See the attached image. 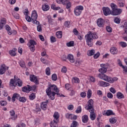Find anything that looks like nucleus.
<instances>
[{
	"mask_svg": "<svg viewBox=\"0 0 127 127\" xmlns=\"http://www.w3.org/2000/svg\"><path fill=\"white\" fill-rule=\"evenodd\" d=\"M13 16H14V18H16V19H19V14L14 13L13 14Z\"/></svg>",
	"mask_w": 127,
	"mask_h": 127,
	"instance_id": "obj_55",
	"label": "nucleus"
},
{
	"mask_svg": "<svg viewBox=\"0 0 127 127\" xmlns=\"http://www.w3.org/2000/svg\"><path fill=\"white\" fill-rule=\"evenodd\" d=\"M16 82L18 86V87H22V80L20 79H18L16 80Z\"/></svg>",
	"mask_w": 127,
	"mask_h": 127,
	"instance_id": "obj_38",
	"label": "nucleus"
},
{
	"mask_svg": "<svg viewBox=\"0 0 127 127\" xmlns=\"http://www.w3.org/2000/svg\"><path fill=\"white\" fill-rule=\"evenodd\" d=\"M30 80L31 82H34L35 84H39L37 77L34 74H32L30 76Z\"/></svg>",
	"mask_w": 127,
	"mask_h": 127,
	"instance_id": "obj_11",
	"label": "nucleus"
},
{
	"mask_svg": "<svg viewBox=\"0 0 127 127\" xmlns=\"http://www.w3.org/2000/svg\"><path fill=\"white\" fill-rule=\"evenodd\" d=\"M5 28L7 31L8 34L9 35H11V34H12V31H11V28L8 26V25H6L5 26Z\"/></svg>",
	"mask_w": 127,
	"mask_h": 127,
	"instance_id": "obj_23",
	"label": "nucleus"
},
{
	"mask_svg": "<svg viewBox=\"0 0 127 127\" xmlns=\"http://www.w3.org/2000/svg\"><path fill=\"white\" fill-rule=\"evenodd\" d=\"M48 103V101L46 102H43L41 104V108L44 111H45L47 109V104Z\"/></svg>",
	"mask_w": 127,
	"mask_h": 127,
	"instance_id": "obj_17",
	"label": "nucleus"
},
{
	"mask_svg": "<svg viewBox=\"0 0 127 127\" xmlns=\"http://www.w3.org/2000/svg\"><path fill=\"white\" fill-rule=\"evenodd\" d=\"M49 86L46 89V92L50 99L54 100L55 99V95H57L59 97H64L63 95H60V94H59V89H58L56 85L53 84Z\"/></svg>",
	"mask_w": 127,
	"mask_h": 127,
	"instance_id": "obj_1",
	"label": "nucleus"
},
{
	"mask_svg": "<svg viewBox=\"0 0 127 127\" xmlns=\"http://www.w3.org/2000/svg\"><path fill=\"white\" fill-rule=\"evenodd\" d=\"M37 17H38L37 12H36L35 10L33 11L31 18L32 19V22H33L34 24H39V21L36 20V19H37Z\"/></svg>",
	"mask_w": 127,
	"mask_h": 127,
	"instance_id": "obj_5",
	"label": "nucleus"
},
{
	"mask_svg": "<svg viewBox=\"0 0 127 127\" xmlns=\"http://www.w3.org/2000/svg\"><path fill=\"white\" fill-rule=\"evenodd\" d=\"M82 121L84 124L88 123V121H89V117H88V115H83L82 117Z\"/></svg>",
	"mask_w": 127,
	"mask_h": 127,
	"instance_id": "obj_22",
	"label": "nucleus"
},
{
	"mask_svg": "<svg viewBox=\"0 0 127 127\" xmlns=\"http://www.w3.org/2000/svg\"><path fill=\"white\" fill-rule=\"evenodd\" d=\"M40 124V121L39 120V119L38 118H36V119H35V125H36V126H38V125Z\"/></svg>",
	"mask_w": 127,
	"mask_h": 127,
	"instance_id": "obj_53",
	"label": "nucleus"
},
{
	"mask_svg": "<svg viewBox=\"0 0 127 127\" xmlns=\"http://www.w3.org/2000/svg\"><path fill=\"white\" fill-rule=\"evenodd\" d=\"M86 110L91 111V110H94V101L93 99H90L87 102V105L85 106Z\"/></svg>",
	"mask_w": 127,
	"mask_h": 127,
	"instance_id": "obj_6",
	"label": "nucleus"
},
{
	"mask_svg": "<svg viewBox=\"0 0 127 127\" xmlns=\"http://www.w3.org/2000/svg\"><path fill=\"white\" fill-rule=\"evenodd\" d=\"M5 70H6V68H5V65L4 64H2L0 67V74L3 75V74H4Z\"/></svg>",
	"mask_w": 127,
	"mask_h": 127,
	"instance_id": "obj_18",
	"label": "nucleus"
},
{
	"mask_svg": "<svg viewBox=\"0 0 127 127\" xmlns=\"http://www.w3.org/2000/svg\"><path fill=\"white\" fill-rule=\"evenodd\" d=\"M106 30L108 32H110V33L112 32V31H113V29L110 26H107L106 27Z\"/></svg>",
	"mask_w": 127,
	"mask_h": 127,
	"instance_id": "obj_54",
	"label": "nucleus"
},
{
	"mask_svg": "<svg viewBox=\"0 0 127 127\" xmlns=\"http://www.w3.org/2000/svg\"><path fill=\"white\" fill-rule=\"evenodd\" d=\"M110 92H111V93H112L113 94H116V92H117L116 91V89H115V88H114V87H111L110 89Z\"/></svg>",
	"mask_w": 127,
	"mask_h": 127,
	"instance_id": "obj_60",
	"label": "nucleus"
},
{
	"mask_svg": "<svg viewBox=\"0 0 127 127\" xmlns=\"http://www.w3.org/2000/svg\"><path fill=\"white\" fill-rule=\"evenodd\" d=\"M22 91L23 92H25L26 93L30 92V91H31V86H30L29 85H27V87L24 86L23 87Z\"/></svg>",
	"mask_w": 127,
	"mask_h": 127,
	"instance_id": "obj_19",
	"label": "nucleus"
},
{
	"mask_svg": "<svg viewBox=\"0 0 127 127\" xmlns=\"http://www.w3.org/2000/svg\"><path fill=\"white\" fill-rule=\"evenodd\" d=\"M111 7L112 9V15H119L123 12V9L118 8V6L114 3L111 4Z\"/></svg>",
	"mask_w": 127,
	"mask_h": 127,
	"instance_id": "obj_3",
	"label": "nucleus"
},
{
	"mask_svg": "<svg viewBox=\"0 0 127 127\" xmlns=\"http://www.w3.org/2000/svg\"><path fill=\"white\" fill-rule=\"evenodd\" d=\"M0 105L2 107H4L6 105H7V102L4 100H1L0 101Z\"/></svg>",
	"mask_w": 127,
	"mask_h": 127,
	"instance_id": "obj_42",
	"label": "nucleus"
},
{
	"mask_svg": "<svg viewBox=\"0 0 127 127\" xmlns=\"http://www.w3.org/2000/svg\"><path fill=\"white\" fill-rule=\"evenodd\" d=\"M35 24L38 25L37 27V31H38V32H41V31H42V27L41 26V24H40V22H39V24Z\"/></svg>",
	"mask_w": 127,
	"mask_h": 127,
	"instance_id": "obj_31",
	"label": "nucleus"
},
{
	"mask_svg": "<svg viewBox=\"0 0 127 127\" xmlns=\"http://www.w3.org/2000/svg\"><path fill=\"white\" fill-rule=\"evenodd\" d=\"M60 116V115H59V113H58V112H55V114L53 115L54 120H55L56 121H59Z\"/></svg>",
	"mask_w": 127,
	"mask_h": 127,
	"instance_id": "obj_32",
	"label": "nucleus"
},
{
	"mask_svg": "<svg viewBox=\"0 0 127 127\" xmlns=\"http://www.w3.org/2000/svg\"><path fill=\"white\" fill-rule=\"evenodd\" d=\"M58 123V120H55V119H54V120L51 122V124H50L51 127H58V124H57Z\"/></svg>",
	"mask_w": 127,
	"mask_h": 127,
	"instance_id": "obj_20",
	"label": "nucleus"
},
{
	"mask_svg": "<svg viewBox=\"0 0 127 127\" xmlns=\"http://www.w3.org/2000/svg\"><path fill=\"white\" fill-rule=\"evenodd\" d=\"M70 0H56L57 3H62L64 5H66V3H67Z\"/></svg>",
	"mask_w": 127,
	"mask_h": 127,
	"instance_id": "obj_21",
	"label": "nucleus"
},
{
	"mask_svg": "<svg viewBox=\"0 0 127 127\" xmlns=\"http://www.w3.org/2000/svg\"><path fill=\"white\" fill-rule=\"evenodd\" d=\"M89 112L90 113V119L92 121H94L96 119V114H95V110H89Z\"/></svg>",
	"mask_w": 127,
	"mask_h": 127,
	"instance_id": "obj_15",
	"label": "nucleus"
},
{
	"mask_svg": "<svg viewBox=\"0 0 127 127\" xmlns=\"http://www.w3.org/2000/svg\"><path fill=\"white\" fill-rule=\"evenodd\" d=\"M62 72L63 73H66V72H67V68L66 67L64 66L62 68Z\"/></svg>",
	"mask_w": 127,
	"mask_h": 127,
	"instance_id": "obj_64",
	"label": "nucleus"
},
{
	"mask_svg": "<svg viewBox=\"0 0 127 127\" xmlns=\"http://www.w3.org/2000/svg\"><path fill=\"white\" fill-rule=\"evenodd\" d=\"M99 37L97 35V33H92L91 31L88 32L87 35H85V39L86 40V44L89 47L93 46V40L98 39Z\"/></svg>",
	"mask_w": 127,
	"mask_h": 127,
	"instance_id": "obj_2",
	"label": "nucleus"
},
{
	"mask_svg": "<svg viewBox=\"0 0 127 127\" xmlns=\"http://www.w3.org/2000/svg\"><path fill=\"white\" fill-rule=\"evenodd\" d=\"M81 112H82V108L81 107V106H78L76 110L75 111V113L76 114H80Z\"/></svg>",
	"mask_w": 127,
	"mask_h": 127,
	"instance_id": "obj_44",
	"label": "nucleus"
},
{
	"mask_svg": "<svg viewBox=\"0 0 127 127\" xmlns=\"http://www.w3.org/2000/svg\"><path fill=\"white\" fill-rule=\"evenodd\" d=\"M107 67H102L99 69V72H100L101 73H100L99 75H105V73L107 72Z\"/></svg>",
	"mask_w": 127,
	"mask_h": 127,
	"instance_id": "obj_26",
	"label": "nucleus"
},
{
	"mask_svg": "<svg viewBox=\"0 0 127 127\" xmlns=\"http://www.w3.org/2000/svg\"><path fill=\"white\" fill-rule=\"evenodd\" d=\"M98 85L100 87H109L110 83L103 81H98Z\"/></svg>",
	"mask_w": 127,
	"mask_h": 127,
	"instance_id": "obj_13",
	"label": "nucleus"
},
{
	"mask_svg": "<svg viewBox=\"0 0 127 127\" xmlns=\"http://www.w3.org/2000/svg\"><path fill=\"white\" fill-rule=\"evenodd\" d=\"M87 95L88 99H90L91 97H92V90H91V89L88 90Z\"/></svg>",
	"mask_w": 127,
	"mask_h": 127,
	"instance_id": "obj_41",
	"label": "nucleus"
},
{
	"mask_svg": "<svg viewBox=\"0 0 127 127\" xmlns=\"http://www.w3.org/2000/svg\"><path fill=\"white\" fill-rule=\"evenodd\" d=\"M73 80L74 81V83H80V80L79 79V78H78V77H74Z\"/></svg>",
	"mask_w": 127,
	"mask_h": 127,
	"instance_id": "obj_62",
	"label": "nucleus"
},
{
	"mask_svg": "<svg viewBox=\"0 0 127 127\" xmlns=\"http://www.w3.org/2000/svg\"><path fill=\"white\" fill-rule=\"evenodd\" d=\"M118 5L119 7H124V6H125V3H124L123 2L120 1Z\"/></svg>",
	"mask_w": 127,
	"mask_h": 127,
	"instance_id": "obj_59",
	"label": "nucleus"
},
{
	"mask_svg": "<svg viewBox=\"0 0 127 127\" xmlns=\"http://www.w3.org/2000/svg\"><path fill=\"white\" fill-rule=\"evenodd\" d=\"M107 97L109 99H112L113 98V94L111 92H109L107 94Z\"/></svg>",
	"mask_w": 127,
	"mask_h": 127,
	"instance_id": "obj_63",
	"label": "nucleus"
},
{
	"mask_svg": "<svg viewBox=\"0 0 127 127\" xmlns=\"http://www.w3.org/2000/svg\"><path fill=\"white\" fill-rule=\"evenodd\" d=\"M56 35L58 38H62V32L61 31L57 32Z\"/></svg>",
	"mask_w": 127,
	"mask_h": 127,
	"instance_id": "obj_39",
	"label": "nucleus"
},
{
	"mask_svg": "<svg viewBox=\"0 0 127 127\" xmlns=\"http://www.w3.org/2000/svg\"><path fill=\"white\" fill-rule=\"evenodd\" d=\"M65 117L66 119H69V120H72V114H66L65 115Z\"/></svg>",
	"mask_w": 127,
	"mask_h": 127,
	"instance_id": "obj_56",
	"label": "nucleus"
},
{
	"mask_svg": "<svg viewBox=\"0 0 127 127\" xmlns=\"http://www.w3.org/2000/svg\"><path fill=\"white\" fill-rule=\"evenodd\" d=\"M103 115V116H107L108 117H109V116H115V114L113 112V111L108 110L107 111H104Z\"/></svg>",
	"mask_w": 127,
	"mask_h": 127,
	"instance_id": "obj_12",
	"label": "nucleus"
},
{
	"mask_svg": "<svg viewBox=\"0 0 127 127\" xmlns=\"http://www.w3.org/2000/svg\"><path fill=\"white\" fill-rule=\"evenodd\" d=\"M15 99H17V100H18L19 99V94L17 93H14L12 97L11 101L13 102H15Z\"/></svg>",
	"mask_w": 127,
	"mask_h": 127,
	"instance_id": "obj_24",
	"label": "nucleus"
},
{
	"mask_svg": "<svg viewBox=\"0 0 127 127\" xmlns=\"http://www.w3.org/2000/svg\"><path fill=\"white\" fill-rule=\"evenodd\" d=\"M19 102H21L22 103H25L26 102V98L25 97H20V95H19V97L18 99Z\"/></svg>",
	"mask_w": 127,
	"mask_h": 127,
	"instance_id": "obj_36",
	"label": "nucleus"
},
{
	"mask_svg": "<svg viewBox=\"0 0 127 127\" xmlns=\"http://www.w3.org/2000/svg\"><path fill=\"white\" fill-rule=\"evenodd\" d=\"M5 23H6V20L5 18H2L0 20V30H1L4 25H5Z\"/></svg>",
	"mask_w": 127,
	"mask_h": 127,
	"instance_id": "obj_14",
	"label": "nucleus"
},
{
	"mask_svg": "<svg viewBox=\"0 0 127 127\" xmlns=\"http://www.w3.org/2000/svg\"><path fill=\"white\" fill-rule=\"evenodd\" d=\"M64 26H65V27H67L69 28L70 26V21H66L64 23Z\"/></svg>",
	"mask_w": 127,
	"mask_h": 127,
	"instance_id": "obj_47",
	"label": "nucleus"
},
{
	"mask_svg": "<svg viewBox=\"0 0 127 127\" xmlns=\"http://www.w3.org/2000/svg\"><path fill=\"white\" fill-rule=\"evenodd\" d=\"M79 126V123L76 121L72 122V123L70 125V127H77Z\"/></svg>",
	"mask_w": 127,
	"mask_h": 127,
	"instance_id": "obj_34",
	"label": "nucleus"
},
{
	"mask_svg": "<svg viewBox=\"0 0 127 127\" xmlns=\"http://www.w3.org/2000/svg\"><path fill=\"white\" fill-rule=\"evenodd\" d=\"M15 82H16L15 79H14V80L11 79L10 81V86L11 87H15L17 85V83L15 84Z\"/></svg>",
	"mask_w": 127,
	"mask_h": 127,
	"instance_id": "obj_27",
	"label": "nucleus"
},
{
	"mask_svg": "<svg viewBox=\"0 0 127 127\" xmlns=\"http://www.w3.org/2000/svg\"><path fill=\"white\" fill-rule=\"evenodd\" d=\"M35 98V94L33 93L29 96V99L31 100H33Z\"/></svg>",
	"mask_w": 127,
	"mask_h": 127,
	"instance_id": "obj_48",
	"label": "nucleus"
},
{
	"mask_svg": "<svg viewBox=\"0 0 127 127\" xmlns=\"http://www.w3.org/2000/svg\"><path fill=\"white\" fill-rule=\"evenodd\" d=\"M25 19L27 20V21H28V22H30V21L32 20L30 16H28V15H26L25 16Z\"/></svg>",
	"mask_w": 127,
	"mask_h": 127,
	"instance_id": "obj_49",
	"label": "nucleus"
},
{
	"mask_svg": "<svg viewBox=\"0 0 127 127\" xmlns=\"http://www.w3.org/2000/svg\"><path fill=\"white\" fill-rule=\"evenodd\" d=\"M49 5L47 4H44L42 5V9L44 11H47V10H49Z\"/></svg>",
	"mask_w": 127,
	"mask_h": 127,
	"instance_id": "obj_30",
	"label": "nucleus"
},
{
	"mask_svg": "<svg viewBox=\"0 0 127 127\" xmlns=\"http://www.w3.org/2000/svg\"><path fill=\"white\" fill-rule=\"evenodd\" d=\"M66 45L68 47H72V46H74V41H71L68 43H67Z\"/></svg>",
	"mask_w": 127,
	"mask_h": 127,
	"instance_id": "obj_43",
	"label": "nucleus"
},
{
	"mask_svg": "<svg viewBox=\"0 0 127 127\" xmlns=\"http://www.w3.org/2000/svg\"><path fill=\"white\" fill-rule=\"evenodd\" d=\"M16 51V49H13L12 50L10 51L9 54L11 55V56H15L16 55V53H15V52Z\"/></svg>",
	"mask_w": 127,
	"mask_h": 127,
	"instance_id": "obj_33",
	"label": "nucleus"
},
{
	"mask_svg": "<svg viewBox=\"0 0 127 127\" xmlns=\"http://www.w3.org/2000/svg\"><path fill=\"white\" fill-rule=\"evenodd\" d=\"M114 21L116 23H117L118 24H119L121 23V19L117 17L115 18Z\"/></svg>",
	"mask_w": 127,
	"mask_h": 127,
	"instance_id": "obj_50",
	"label": "nucleus"
},
{
	"mask_svg": "<svg viewBox=\"0 0 127 127\" xmlns=\"http://www.w3.org/2000/svg\"><path fill=\"white\" fill-rule=\"evenodd\" d=\"M84 10V7L82 5H78L74 9V13L77 16L80 15L82 13V11Z\"/></svg>",
	"mask_w": 127,
	"mask_h": 127,
	"instance_id": "obj_7",
	"label": "nucleus"
},
{
	"mask_svg": "<svg viewBox=\"0 0 127 127\" xmlns=\"http://www.w3.org/2000/svg\"><path fill=\"white\" fill-rule=\"evenodd\" d=\"M98 77L99 78H100V79L104 80V81H105L106 82H108L109 83H114L115 81L118 80V78L114 77L113 78L110 76L106 75V74H99L98 75Z\"/></svg>",
	"mask_w": 127,
	"mask_h": 127,
	"instance_id": "obj_4",
	"label": "nucleus"
},
{
	"mask_svg": "<svg viewBox=\"0 0 127 127\" xmlns=\"http://www.w3.org/2000/svg\"><path fill=\"white\" fill-rule=\"evenodd\" d=\"M51 8L54 10H59V9H61V8L59 6L56 7L55 4H52Z\"/></svg>",
	"mask_w": 127,
	"mask_h": 127,
	"instance_id": "obj_35",
	"label": "nucleus"
},
{
	"mask_svg": "<svg viewBox=\"0 0 127 127\" xmlns=\"http://www.w3.org/2000/svg\"><path fill=\"white\" fill-rule=\"evenodd\" d=\"M97 24L99 27H104L105 26V20L104 19L100 18L97 21Z\"/></svg>",
	"mask_w": 127,
	"mask_h": 127,
	"instance_id": "obj_10",
	"label": "nucleus"
},
{
	"mask_svg": "<svg viewBox=\"0 0 127 127\" xmlns=\"http://www.w3.org/2000/svg\"><path fill=\"white\" fill-rule=\"evenodd\" d=\"M19 64L22 68H25V63L23 61H20L19 62Z\"/></svg>",
	"mask_w": 127,
	"mask_h": 127,
	"instance_id": "obj_40",
	"label": "nucleus"
},
{
	"mask_svg": "<svg viewBox=\"0 0 127 127\" xmlns=\"http://www.w3.org/2000/svg\"><path fill=\"white\" fill-rule=\"evenodd\" d=\"M46 74L48 76L50 75V67H47L46 69Z\"/></svg>",
	"mask_w": 127,
	"mask_h": 127,
	"instance_id": "obj_52",
	"label": "nucleus"
},
{
	"mask_svg": "<svg viewBox=\"0 0 127 127\" xmlns=\"http://www.w3.org/2000/svg\"><path fill=\"white\" fill-rule=\"evenodd\" d=\"M102 10L103 11V14L105 16H108V15H110V14L112 15V11L110 8L108 7H103L102 8Z\"/></svg>",
	"mask_w": 127,
	"mask_h": 127,
	"instance_id": "obj_9",
	"label": "nucleus"
},
{
	"mask_svg": "<svg viewBox=\"0 0 127 127\" xmlns=\"http://www.w3.org/2000/svg\"><path fill=\"white\" fill-rule=\"evenodd\" d=\"M66 8H67V9H69V8H70L71 6V2H70V0L68 1L66 4Z\"/></svg>",
	"mask_w": 127,
	"mask_h": 127,
	"instance_id": "obj_45",
	"label": "nucleus"
},
{
	"mask_svg": "<svg viewBox=\"0 0 127 127\" xmlns=\"http://www.w3.org/2000/svg\"><path fill=\"white\" fill-rule=\"evenodd\" d=\"M110 52L113 55L118 54V50L117 49V48L113 47L110 49Z\"/></svg>",
	"mask_w": 127,
	"mask_h": 127,
	"instance_id": "obj_25",
	"label": "nucleus"
},
{
	"mask_svg": "<svg viewBox=\"0 0 127 127\" xmlns=\"http://www.w3.org/2000/svg\"><path fill=\"white\" fill-rule=\"evenodd\" d=\"M67 59L70 62V63H74L75 62V58L74 56L69 54L67 57Z\"/></svg>",
	"mask_w": 127,
	"mask_h": 127,
	"instance_id": "obj_16",
	"label": "nucleus"
},
{
	"mask_svg": "<svg viewBox=\"0 0 127 127\" xmlns=\"http://www.w3.org/2000/svg\"><path fill=\"white\" fill-rule=\"evenodd\" d=\"M117 118L116 117H111L110 119H109V122L110 123V124H116L117 123Z\"/></svg>",
	"mask_w": 127,
	"mask_h": 127,
	"instance_id": "obj_28",
	"label": "nucleus"
},
{
	"mask_svg": "<svg viewBox=\"0 0 127 127\" xmlns=\"http://www.w3.org/2000/svg\"><path fill=\"white\" fill-rule=\"evenodd\" d=\"M50 40H51V42H52V43H54V42H56L57 40H56V38H55V37L52 36L50 38Z\"/></svg>",
	"mask_w": 127,
	"mask_h": 127,
	"instance_id": "obj_46",
	"label": "nucleus"
},
{
	"mask_svg": "<svg viewBox=\"0 0 127 127\" xmlns=\"http://www.w3.org/2000/svg\"><path fill=\"white\" fill-rule=\"evenodd\" d=\"M28 45L31 52H33L34 51H35V45H36V42L34 40H30L29 42Z\"/></svg>",
	"mask_w": 127,
	"mask_h": 127,
	"instance_id": "obj_8",
	"label": "nucleus"
},
{
	"mask_svg": "<svg viewBox=\"0 0 127 127\" xmlns=\"http://www.w3.org/2000/svg\"><path fill=\"white\" fill-rule=\"evenodd\" d=\"M73 33L74 35H78L79 32L78 31V30H77V29L75 28L73 30Z\"/></svg>",
	"mask_w": 127,
	"mask_h": 127,
	"instance_id": "obj_61",
	"label": "nucleus"
},
{
	"mask_svg": "<svg viewBox=\"0 0 127 127\" xmlns=\"http://www.w3.org/2000/svg\"><path fill=\"white\" fill-rule=\"evenodd\" d=\"M99 56H100V52H98L96 54L94 55L93 57L95 59H97L99 58Z\"/></svg>",
	"mask_w": 127,
	"mask_h": 127,
	"instance_id": "obj_58",
	"label": "nucleus"
},
{
	"mask_svg": "<svg viewBox=\"0 0 127 127\" xmlns=\"http://www.w3.org/2000/svg\"><path fill=\"white\" fill-rule=\"evenodd\" d=\"M117 97L118 99H124L125 98V96H124V94H123L121 92H118L117 93Z\"/></svg>",
	"mask_w": 127,
	"mask_h": 127,
	"instance_id": "obj_29",
	"label": "nucleus"
},
{
	"mask_svg": "<svg viewBox=\"0 0 127 127\" xmlns=\"http://www.w3.org/2000/svg\"><path fill=\"white\" fill-rule=\"evenodd\" d=\"M95 55V50H91L88 51L87 53V55L88 56H93V55Z\"/></svg>",
	"mask_w": 127,
	"mask_h": 127,
	"instance_id": "obj_37",
	"label": "nucleus"
},
{
	"mask_svg": "<svg viewBox=\"0 0 127 127\" xmlns=\"http://www.w3.org/2000/svg\"><path fill=\"white\" fill-rule=\"evenodd\" d=\"M87 94L85 92H82L80 93V97H81V98H85Z\"/></svg>",
	"mask_w": 127,
	"mask_h": 127,
	"instance_id": "obj_57",
	"label": "nucleus"
},
{
	"mask_svg": "<svg viewBox=\"0 0 127 127\" xmlns=\"http://www.w3.org/2000/svg\"><path fill=\"white\" fill-rule=\"evenodd\" d=\"M52 79L53 81H57V75L56 74H53L52 75Z\"/></svg>",
	"mask_w": 127,
	"mask_h": 127,
	"instance_id": "obj_51",
	"label": "nucleus"
}]
</instances>
